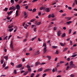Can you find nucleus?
Listing matches in <instances>:
<instances>
[{"mask_svg": "<svg viewBox=\"0 0 77 77\" xmlns=\"http://www.w3.org/2000/svg\"><path fill=\"white\" fill-rule=\"evenodd\" d=\"M65 33H64L63 35L62 36V38H64V37H65Z\"/></svg>", "mask_w": 77, "mask_h": 77, "instance_id": "obj_25", "label": "nucleus"}, {"mask_svg": "<svg viewBox=\"0 0 77 77\" xmlns=\"http://www.w3.org/2000/svg\"><path fill=\"white\" fill-rule=\"evenodd\" d=\"M68 50V48H65V49H64L63 50V52H65V51H66V50Z\"/></svg>", "mask_w": 77, "mask_h": 77, "instance_id": "obj_26", "label": "nucleus"}, {"mask_svg": "<svg viewBox=\"0 0 77 77\" xmlns=\"http://www.w3.org/2000/svg\"><path fill=\"white\" fill-rule=\"evenodd\" d=\"M35 21V19H32L31 20V22L32 23H33V22H34Z\"/></svg>", "mask_w": 77, "mask_h": 77, "instance_id": "obj_28", "label": "nucleus"}, {"mask_svg": "<svg viewBox=\"0 0 77 77\" xmlns=\"http://www.w3.org/2000/svg\"><path fill=\"white\" fill-rule=\"evenodd\" d=\"M70 45H72V41L70 40Z\"/></svg>", "mask_w": 77, "mask_h": 77, "instance_id": "obj_47", "label": "nucleus"}, {"mask_svg": "<svg viewBox=\"0 0 77 77\" xmlns=\"http://www.w3.org/2000/svg\"><path fill=\"white\" fill-rule=\"evenodd\" d=\"M72 23V21H69L67 22L66 23V24H70V23Z\"/></svg>", "mask_w": 77, "mask_h": 77, "instance_id": "obj_20", "label": "nucleus"}, {"mask_svg": "<svg viewBox=\"0 0 77 77\" xmlns=\"http://www.w3.org/2000/svg\"><path fill=\"white\" fill-rule=\"evenodd\" d=\"M13 30H14V28H11L9 29V31L10 32H11Z\"/></svg>", "mask_w": 77, "mask_h": 77, "instance_id": "obj_22", "label": "nucleus"}, {"mask_svg": "<svg viewBox=\"0 0 77 77\" xmlns=\"http://www.w3.org/2000/svg\"><path fill=\"white\" fill-rule=\"evenodd\" d=\"M60 45H61L63 47V46H64V45H65L66 44H65V43H64V44H63L62 43H60Z\"/></svg>", "mask_w": 77, "mask_h": 77, "instance_id": "obj_12", "label": "nucleus"}, {"mask_svg": "<svg viewBox=\"0 0 77 77\" xmlns=\"http://www.w3.org/2000/svg\"><path fill=\"white\" fill-rule=\"evenodd\" d=\"M22 2V1L21 0L19 1L18 2V3L19 4H20V3H21Z\"/></svg>", "mask_w": 77, "mask_h": 77, "instance_id": "obj_50", "label": "nucleus"}, {"mask_svg": "<svg viewBox=\"0 0 77 77\" xmlns=\"http://www.w3.org/2000/svg\"><path fill=\"white\" fill-rule=\"evenodd\" d=\"M74 76H75V75L72 74H71L70 75V77H74Z\"/></svg>", "mask_w": 77, "mask_h": 77, "instance_id": "obj_39", "label": "nucleus"}, {"mask_svg": "<svg viewBox=\"0 0 77 77\" xmlns=\"http://www.w3.org/2000/svg\"><path fill=\"white\" fill-rule=\"evenodd\" d=\"M25 72V71L24 70H22V71H21V73H23V72Z\"/></svg>", "mask_w": 77, "mask_h": 77, "instance_id": "obj_58", "label": "nucleus"}, {"mask_svg": "<svg viewBox=\"0 0 77 77\" xmlns=\"http://www.w3.org/2000/svg\"><path fill=\"white\" fill-rule=\"evenodd\" d=\"M69 66H67V67H66V70H68V69H69Z\"/></svg>", "mask_w": 77, "mask_h": 77, "instance_id": "obj_43", "label": "nucleus"}, {"mask_svg": "<svg viewBox=\"0 0 77 77\" xmlns=\"http://www.w3.org/2000/svg\"><path fill=\"white\" fill-rule=\"evenodd\" d=\"M66 13H64L62 15V16L63 17H65V16H66Z\"/></svg>", "mask_w": 77, "mask_h": 77, "instance_id": "obj_35", "label": "nucleus"}, {"mask_svg": "<svg viewBox=\"0 0 77 77\" xmlns=\"http://www.w3.org/2000/svg\"><path fill=\"white\" fill-rule=\"evenodd\" d=\"M55 53L56 54H59V51H57Z\"/></svg>", "mask_w": 77, "mask_h": 77, "instance_id": "obj_36", "label": "nucleus"}, {"mask_svg": "<svg viewBox=\"0 0 77 77\" xmlns=\"http://www.w3.org/2000/svg\"><path fill=\"white\" fill-rule=\"evenodd\" d=\"M59 12H60V13H62L63 12V10H60V11H59Z\"/></svg>", "mask_w": 77, "mask_h": 77, "instance_id": "obj_46", "label": "nucleus"}, {"mask_svg": "<svg viewBox=\"0 0 77 77\" xmlns=\"http://www.w3.org/2000/svg\"><path fill=\"white\" fill-rule=\"evenodd\" d=\"M27 68H29V69L30 68V66H29V65H27Z\"/></svg>", "mask_w": 77, "mask_h": 77, "instance_id": "obj_49", "label": "nucleus"}, {"mask_svg": "<svg viewBox=\"0 0 77 77\" xmlns=\"http://www.w3.org/2000/svg\"><path fill=\"white\" fill-rule=\"evenodd\" d=\"M3 68H5L6 66V64L5 63H4L3 65Z\"/></svg>", "mask_w": 77, "mask_h": 77, "instance_id": "obj_38", "label": "nucleus"}, {"mask_svg": "<svg viewBox=\"0 0 77 77\" xmlns=\"http://www.w3.org/2000/svg\"><path fill=\"white\" fill-rule=\"evenodd\" d=\"M69 64V63H66L65 64V66H67Z\"/></svg>", "mask_w": 77, "mask_h": 77, "instance_id": "obj_63", "label": "nucleus"}, {"mask_svg": "<svg viewBox=\"0 0 77 77\" xmlns=\"http://www.w3.org/2000/svg\"><path fill=\"white\" fill-rule=\"evenodd\" d=\"M16 8L17 10H20V6L19 4H17L16 6Z\"/></svg>", "mask_w": 77, "mask_h": 77, "instance_id": "obj_5", "label": "nucleus"}, {"mask_svg": "<svg viewBox=\"0 0 77 77\" xmlns=\"http://www.w3.org/2000/svg\"><path fill=\"white\" fill-rule=\"evenodd\" d=\"M47 47H45V48H44V49L43 50V51L44 53H45L46 51H47Z\"/></svg>", "mask_w": 77, "mask_h": 77, "instance_id": "obj_14", "label": "nucleus"}, {"mask_svg": "<svg viewBox=\"0 0 77 77\" xmlns=\"http://www.w3.org/2000/svg\"><path fill=\"white\" fill-rule=\"evenodd\" d=\"M52 48H54L55 49V48H57V46H53Z\"/></svg>", "mask_w": 77, "mask_h": 77, "instance_id": "obj_18", "label": "nucleus"}, {"mask_svg": "<svg viewBox=\"0 0 77 77\" xmlns=\"http://www.w3.org/2000/svg\"><path fill=\"white\" fill-rule=\"evenodd\" d=\"M54 30H56V29H57V27H54Z\"/></svg>", "mask_w": 77, "mask_h": 77, "instance_id": "obj_61", "label": "nucleus"}, {"mask_svg": "<svg viewBox=\"0 0 77 77\" xmlns=\"http://www.w3.org/2000/svg\"><path fill=\"white\" fill-rule=\"evenodd\" d=\"M21 67H22V64H20L16 66V68H20Z\"/></svg>", "mask_w": 77, "mask_h": 77, "instance_id": "obj_6", "label": "nucleus"}, {"mask_svg": "<svg viewBox=\"0 0 77 77\" xmlns=\"http://www.w3.org/2000/svg\"><path fill=\"white\" fill-rule=\"evenodd\" d=\"M8 8H6L5 9V12H7V11H8Z\"/></svg>", "mask_w": 77, "mask_h": 77, "instance_id": "obj_32", "label": "nucleus"}, {"mask_svg": "<svg viewBox=\"0 0 77 77\" xmlns=\"http://www.w3.org/2000/svg\"><path fill=\"white\" fill-rule=\"evenodd\" d=\"M16 17H17L18 15V11L17 10L16 11Z\"/></svg>", "mask_w": 77, "mask_h": 77, "instance_id": "obj_16", "label": "nucleus"}, {"mask_svg": "<svg viewBox=\"0 0 77 77\" xmlns=\"http://www.w3.org/2000/svg\"><path fill=\"white\" fill-rule=\"evenodd\" d=\"M64 63V61H61L60 62V63Z\"/></svg>", "mask_w": 77, "mask_h": 77, "instance_id": "obj_64", "label": "nucleus"}, {"mask_svg": "<svg viewBox=\"0 0 77 77\" xmlns=\"http://www.w3.org/2000/svg\"><path fill=\"white\" fill-rule=\"evenodd\" d=\"M29 54H30L29 53H26V56H29Z\"/></svg>", "mask_w": 77, "mask_h": 77, "instance_id": "obj_60", "label": "nucleus"}, {"mask_svg": "<svg viewBox=\"0 0 77 77\" xmlns=\"http://www.w3.org/2000/svg\"><path fill=\"white\" fill-rule=\"evenodd\" d=\"M76 66L75 64H73V61H70V66L69 68H76Z\"/></svg>", "mask_w": 77, "mask_h": 77, "instance_id": "obj_1", "label": "nucleus"}, {"mask_svg": "<svg viewBox=\"0 0 77 77\" xmlns=\"http://www.w3.org/2000/svg\"><path fill=\"white\" fill-rule=\"evenodd\" d=\"M35 27V25H32V29H33V28H34V27Z\"/></svg>", "mask_w": 77, "mask_h": 77, "instance_id": "obj_41", "label": "nucleus"}, {"mask_svg": "<svg viewBox=\"0 0 77 77\" xmlns=\"http://www.w3.org/2000/svg\"><path fill=\"white\" fill-rule=\"evenodd\" d=\"M41 22H38L36 23V26H38V25H40L41 24Z\"/></svg>", "mask_w": 77, "mask_h": 77, "instance_id": "obj_17", "label": "nucleus"}, {"mask_svg": "<svg viewBox=\"0 0 77 77\" xmlns=\"http://www.w3.org/2000/svg\"><path fill=\"white\" fill-rule=\"evenodd\" d=\"M36 28L35 27L34 29V31L35 32H36Z\"/></svg>", "mask_w": 77, "mask_h": 77, "instance_id": "obj_53", "label": "nucleus"}, {"mask_svg": "<svg viewBox=\"0 0 77 77\" xmlns=\"http://www.w3.org/2000/svg\"><path fill=\"white\" fill-rule=\"evenodd\" d=\"M36 11V9L35 8H34L33 10V12H35V11Z\"/></svg>", "mask_w": 77, "mask_h": 77, "instance_id": "obj_44", "label": "nucleus"}, {"mask_svg": "<svg viewBox=\"0 0 77 77\" xmlns=\"http://www.w3.org/2000/svg\"><path fill=\"white\" fill-rule=\"evenodd\" d=\"M11 3L12 4H14V3H15L14 2V0H11Z\"/></svg>", "mask_w": 77, "mask_h": 77, "instance_id": "obj_21", "label": "nucleus"}, {"mask_svg": "<svg viewBox=\"0 0 77 77\" xmlns=\"http://www.w3.org/2000/svg\"><path fill=\"white\" fill-rule=\"evenodd\" d=\"M24 67H22L20 68V69L21 71L23 70V69H24Z\"/></svg>", "mask_w": 77, "mask_h": 77, "instance_id": "obj_51", "label": "nucleus"}, {"mask_svg": "<svg viewBox=\"0 0 77 77\" xmlns=\"http://www.w3.org/2000/svg\"><path fill=\"white\" fill-rule=\"evenodd\" d=\"M42 70H43V68H41L38 69V71L39 72H40V71H42Z\"/></svg>", "mask_w": 77, "mask_h": 77, "instance_id": "obj_9", "label": "nucleus"}, {"mask_svg": "<svg viewBox=\"0 0 77 77\" xmlns=\"http://www.w3.org/2000/svg\"><path fill=\"white\" fill-rule=\"evenodd\" d=\"M27 41V39H25L23 41V42H26Z\"/></svg>", "mask_w": 77, "mask_h": 77, "instance_id": "obj_52", "label": "nucleus"}, {"mask_svg": "<svg viewBox=\"0 0 77 77\" xmlns=\"http://www.w3.org/2000/svg\"><path fill=\"white\" fill-rule=\"evenodd\" d=\"M51 69H48L44 71V72H47V71H50Z\"/></svg>", "mask_w": 77, "mask_h": 77, "instance_id": "obj_13", "label": "nucleus"}, {"mask_svg": "<svg viewBox=\"0 0 77 77\" xmlns=\"http://www.w3.org/2000/svg\"><path fill=\"white\" fill-rule=\"evenodd\" d=\"M1 62L2 64H3V60H1Z\"/></svg>", "mask_w": 77, "mask_h": 77, "instance_id": "obj_59", "label": "nucleus"}, {"mask_svg": "<svg viewBox=\"0 0 77 77\" xmlns=\"http://www.w3.org/2000/svg\"><path fill=\"white\" fill-rule=\"evenodd\" d=\"M27 74H28V72H26L24 74V75H27Z\"/></svg>", "mask_w": 77, "mask_h": 77, "instance_id": "obj_31", "label": "nucleus"}, {"mask_svg": "<svg viewBox=\"0 0 77 77\" xmlns=\"http://www.w3.org/2000/svg\"><path fill=\"white\" fill-rule=\"evenodd\" d=\"M24 18H27V15L26 12H24Z\"/></svg>", "mask_w": 77, "mask_h": 77, "instance_id": "obj_8", "label": "nucleus"}, {"mask_svg": "<svg viewBox=\"0 0 77 77\" xmlns=\"http://www.w3.org/2000/svg\"><path fill=\"white\" fill-rule=\"evenodd\" d=\"M66 19L68 21H69V20H70V19H71V17H68L66 18Z\"/></svg>", "mask_w": 77, "mask_h": 77, "instance_id": "obj_23", "label": "nucleus"}, {"mask_svg": "<svg viewBox=\"0 0 77 77\" xmlns=\"http://www.w3.org/2000/svg\"><path fill=\"white\" fill-rule=\"evenodd\" d=\"M77 54H75L74 55H73L71 56V57H75V56H77Z\"/></svg>", "mask_w": 77, "mask_h": 77, "instance_id": "obj_33", "label": "nucleus"}, {"mask_svg": "<svg viewBox=\"0 0 77 77\" xmlns=\"http://www.w3.org/2000/svg\"><path fill=\"white\" fill-rule=\"evenodd\" d=\"M39 75H40V74H38L35 77H39Z\"/></svg>", "mask_w": 77, "mask_h": 77, "instance_id": "obj_56", "label": "nucleus"}, {"mask_svg": "<svg viewBox=\"0 0 77 77\" xmlns=\"http://www.w3.org/2000/svg\"><path fill=\"white\" fill-rule=\"evenodd\" d=\"M13 11H11L9 12H7L8 14V15H10V14H12V13H13Z\"/></svg>", "mask_w": 77, "mask_h": 77, "instance_id": "obj_10", "label": "nucleus"}, {"mask_svg": "<svg viewBox=\"0 0 77 77\" xmlns=\"http://www.w3.org/2000/svg\"><path fill=\"white\" fill-rule=\"evenodd\" d=\"M45 63H40V65H45Z\"/></svg>", "mask_w": 77, "mask_h": 77, "instance_id": "obj_48", "label": "nucleus"}, {"mask_svg": "<svg viewBox=\"0 0 77 77\" xmlns=\"http://www.w3.org/2000/svg\"><path fill=\"white\" fill-rule=\"evenodd\" d=\"M52 72H55V69H54V68L52 70Z\"/></svg>", "mask_w": 77, "mask_h": 77, "instance_id": "obj_62", "label": "nucleus"}, {"mask_svg": "<svg viewBox=\"0 0 77 77\" xmlns=\"http://www.w3.org/2000/svg\"><path fill=\"white\" fill-rule=\"evenodd\" d=\"M60 66V63H58L57 64L56 67L57 68V67H59V66Z\"/></svg>", "mask_w": 77, "mask_h": 77, "instance_id": "obj_24", "label": "nucleus"}, {"mask_svg": "<svg viewBox=\"0 0 77 77\" xmlns=\"http://www.w3.org/2000/svg\"><path fill=\"white\" fill-rule=\"evenodd\" d=\"M61 34H62V32H61V31L60 30L57 33V35L58 36H60Z\"/></svg>", "mask_w": 77, "mask_h": 77, "instance_id": "obj_4", "label": "nucleus"}, {"mask_svg": "<svg viewBox=\"0 0 77 77\" xmlns=\"http://www.w3.org/2000/svg\"><path fill=\"white\" fill-rule=\"evenodd\" d=\"M43 47H45V48L47 47V46H46V44L43 43Z\"/></svg>", "mask_w": 77, "mask_h": 77, "instance_id": "obj_19", "label": "nucleus"}, {"mask_svg": "<svg viewBox=\"0 0 77 77\" xmlns=\"http://www.w3.org/2000/svg\"><path fill=\"white\" fill-rule=\"evenodd\" d=\"M13 27V26H10V25L8 26V29H11Z\"/></svg>", "mask_w": 77, "mask_h": 77, "instance_id": "obj_29", "label": "nucleus"}, {"mask_svg": "<svg viewBox=\"0 0 77 77\" xmlns=\"http://www.w3.org/2000/svg\"><path fill=\"white\" fill-rule=\"evenodd\" d=\"M39 52V50H38V52H37L36 53V54L37 55L39 54V52Z\"/></svg>", "mask_w": 77, "mask_h": 77, "instance_id": "obj_57", "label": "nucleus"}, {"mask_svg": "<svg viewBox=\"0 0 77 77\" xmlns=\"http://www.w3.org/2000/svg\"><path fill=\"white\" fill-rule=\"evenodd\" d=\"M10 46L11 48V50L12 51H14V47H13V41H11V43L10 44Z\"/></svg>", "mask_w": 77, "mask_h": 77, "instance_id": "obj_2", "label": "nucleus"}, {"mask_svg": "<svg viewBox=\"0 0 77 77\" xmlns=\"http://www.w3.org/2000/svg\"><path fill=\"white\" fill-rule=\"evenodd\" d=\"M4 59L6 60H8V56H5L4 57Z\"/></svg>", "mask_w": 77, "mask_h": 77, "instance_id": "obj_15", "label": "nucleus"}, {"mask_svg": "<svg viewBox=\"0 0 77 77\" xmlns=\"http://www.w3.org/2000/svg\"><path fill=\"white\" fill-rule=\"evenodd\" d=\"M47 57L48 58L49 60H50V59H51V57L50 56H47Z\"/></svg>", "mask_w": 77, "mask_h": 77, "instance_id": "obj_27", "label": "nucleus"}, {"mask_svg": "<svg viewBox=\"0 0 77 77\" xmlns=\"http://www.w3.org/2000/svg\"><path fill=\"white\" fill-rule=\"evenodd\" d=\"M8 39V36H6L4 38V40H7Z\"/></svg>", "mask_w": 77, "mask_h": 77, "instance_id": "obj_30", "label": "nucleus"}, {"mask_svg": "<svg viewBox=\"0 0 77 77\" xmlns=\"http://www.w3.org/2000/svg\"><path fill=\"white\" fill-rule=\"evenodd\" d=\"M28 8H29V6H26L25 9H28Z\"/></svg>", "mask_w": 77, "mask_h": 77, "instance_id": "obj_54", "label": "nucleus"}, {"mask_svg": "<svg viewBox=\"0 0 77 77\" xmlns=\"http://www.w3.org/2000/svg\"><path fill=\"white\" fill-rule=\"evenodd\" d=\"M45 75H46V73H44L43 75V77H45Z\"/></svg>", "mask_w": 77, "mask_h": 77, "instance_id": "obj_55", "label": "nucleus"}, {"mask_svg": "<svg viewBox=\"0 0 77 77\" xmlns=\"http://www.w3.org/2000/svg\"><path fill=\"white\" fill-rule=\"evenodd\" d=\"M71 31H72L71 29H70L69 30V34H70V33H71Z\"/></svg>", "mask_w": 77, "mask_h": 77, "instance_id": "obj_45", "label": "nucleus"}, {"mask_svg": "<svg viewBox=\"0 0 77 77\" xmlns=\"http://www.w3.org/2000/svg\"><path fill=\"white\" fill-rule=\"evenodd\" d=\"M40 63L39 62H36L35 63V66H37V65H40Z\"/></svg>", "mask_w": 77, "mask_h": 77, "instance_id": "obj_11", "label": "nucleus"}, {"mask_svg": "<svg viewBox=\"0 0 77 77\" xmlns=\"http://www.w3.org/2000/svg\"><path fill=\"white\" fill-rule=\"evenodd\" d=\"M16 9H15V7L14 6H13L11 7H10L9 8V10H13V11H15Z\"/></svg>", "mask_w": 77, "mask_h": 77, "instance_id": "obj_3", "label": "nucleus"}, {"mask_svg": "<svg viewBox=\"0 0 77 77\" xmlns=\"http://www.w3.org/2000/svg\"><path fill=\"white\" fill-rule=\"evenodd\" d=\"M68 9H69V10H71L72 9V8L70 7H68Z\"/></svg>", "mask_w": 77, "mask_h": 77, "instance_id": "obj_42", "label": "nucleus"}, {"mask_svg": "<svg viewBox=\"0 0 77 77\" xmlns=\"http://www.w3.org/2000/svg\"><path fill=\"white\" fill-rule=\"evenodd\" d=\"M55 17L54 14H52L51 16V17H52V18H54Z\"/></svg>", "mask_w": 77, "mask_h": 77, "instance_id": "obj_37", "label": "nucleus"}, {"mask_svg": "<svg viewBox=\"0 0 77 77\" xmlns=\"http://www.w3.org/2000/svg\"><path fill=\"white\" fill-rule=\"evenodd\" d=\"M14 73L15 74H17V71L16 70V69L14 70Z\"/></svg>", "mask_w": 77, "mask_h": 77, "instance_id": "obj_40", "label": "nucleus"}, {"mask_svg": "<svg viewBox=\"0 0 77 77\" xmlns=\"http://www.w3.org/2000/svg\"><path fill=\"white\" fill-rule=\"evenodd\" d=\"M28 70L29 72H31L32 71V69H30V68L29 69H28Z\"/></svg>", "mask_w": 77, "mask_h": 77, "instance_id": "obj_34", "label": "nucleus"}, {"mask_svg": "<svg viewBox=\"0 0 77 77\" xmlns=\"http://www.w3.org/2000/svg\"><path fill=\"white\" fill-rule=\"evenodd\" d=\"M45 11L47 12H50V9H49L48 8H46L45 9Z\"/></svg>", "mask_w": 77, "mask_h": 77, "instance_id": "obj_7", "label": "nucleus"}]
</instances>
